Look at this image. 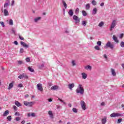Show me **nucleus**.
I'll return each instance as SVG.
<instances>
[{"instance_id": "nucleus-58", "label": "nucleus", "mask_w": 124, "mask_h": 124, "mask_svg": "<svg viewBox=\"0 0 124 124\" xmlns=\"http://www.w3.org/2000/svg\"><path fill=\"white\" fill-rule=\"evenodd\" d=\"M101 106H105V103L104 102H102L101 104Z\"/></svg>"}, {"instance_id": "nucleus-40", "label": "nucleus", "mask_w": 124, "mask_h": 124, "mask_svg": "<svg viewBox=\"0 0 124 124\" xmlns=\"http://www.w3.org/2000/svg\"><path fill=\"white\" fill-rule=\"evenodd\" d=\"M7 119L8 121L10 122V121H11V120H12V117H11V116H9L8 117H7Z\"/></svg>"}, {"instance_id": "nucleus-46", "label": "nucleus", "mask_w": 124, "mask_h": 124, "mask_svg": "<svg viewBox=\"0 0 124 124\" xmlns=\"http://www.w3.org/2000/svg\"><path fill=\"white\" fill-rule=\"evenodd\" d=\"M97 45H98L99 46H101V41H98L97 42Z\"/></svg>"}, {"instance_id": "nucleus-49", "label": "nucleus", "mask_w": 124, "mask_h": 124, "mask_svg": "<svg viewBox=\"0 0 124 124\" xmlns=\"http://www.w3.org/2000/svg\"><path fill=\"white\" fill-rule=\"evenodd\" d=\"M18 88H23V84L20 83L18 85Z\"/></svg>"}, {"instance_id": "nucleus-28", "label": "nucleus", "mask_w": 124, "mask_h": 124, "mask_svg": "<svg viewBox=\"0 0 124 124\" xmlns=\"http://www.w3.org/2000/svg\"><path fill=\"white\" fill-rule=\"evenodd\" d=\"M9 25L10 26H13V20L12 19H10Z\"/></svg>"}, {"instance_id": "nucleus-1", "label": "nucleus", "mask_w": 124, "mask_h": 124, "mask_svg": "<svg viewBox=\"0 0 124 124\" xmlns=\"http://www.w3.org/2000/svg\"><path fill=\"white\" fill-rule=\"evenodd\" d=\"M76 93H80V94H84L85 90H84V88H83V86L81 84L78 85V86L76 90Z\"/></svg>"}, {"instance_id": "nucleus-42", "label": "nucleus", "mask_w": 124, "mask_h": 124, "mask_svg": "<svg viewBox=\"0 0 124 124\" xmlns=\"http://www.w3.org/2000/svg\"><path fill=\"white\" fill-rule=\"evenodd\" d=\"M0 25H1V26L3 27V28H4V27H5V25H4V23L3 22L0 21Z\"/></svg>"}, {"instance_id": "nucleus-7", "label": "nucleus", "mask_w": 124, "mask_h": 124, "mask_svg": "<svg viewBox=\"0 0 124 124\" xmlns=\"http://www.w3.org/2000/svg\"><path fill=\"white\" fill-rule=\"evenodd\" d=\"M80 105L81 106V108L82 109V110H86V109H87L86 108V103H85V102L84 101H80Z\"/></svg>"}, {"instance_id": "nucleus-55", "label": "nucleus", "mask_w": 124, "mask_h": 124, "mask_svg": "<svg viewBox=\"0 0 124 124\" xmlns=\"http://www.w3.org/2000/svg\"><path fill=\"white\" fill-rule=\"evenodd\" d=\"M14 43L15 45H18V42L17 41H15Z\"/></svg>"}, {"instance_id": "nucleus-25", "label": "nucleus", "mask_w": 124, "mask_h": 124, "mask_svg": "<svg viewBox=\"0 0 124 124\" xmlns=\"http://www.w3.org/2000/svg\"><path fill=\"white\" fill-rule=\"evenodd\" d=\"M28 70L29 71H31V72H34V70L31 67H28Z\"/></svg>"}, {"instance_id": "nucleus-6", "label": "nucleus", "mask_w": 124, "mask_h": 124, "mask_svg": "<svg viewBox=\"0 0 124 124\" xmlns=\"http://www.w3.org/2000/svg\"><path fill=\"white\" fill-rule=\"evenodd\" d=\"M121 116H122V114L115 112H113V113L110 114L111 118H116L117 117H120Z\"/></svg>"}, {"instance_id": "nucleus-57", "label": "nucleus", "mask_w": 124, "mask_h": 124, "mask_svg": "<svg viewBox=\"0 0 124 124\" xmlns=\"http://www.w3.org/2000/svg\"><path fill=\"white\" fill-rule=\"evenodd\" d=\"M124 37V34L122 33L120 35V38H123Z\"/></svg>"}, {"instance_id": "nucleus-31", "label": "nucleus", "mask_w": 124, "mask_h": 124, "mask_svg": "<svg viewBox=\"0 0 124 124\" xmlns=\"http://www.w3.org/2000/svg\"><path fill=\"white\" fill-rule=\"evenodd\" d=\"M10 4H9V3L8 2H6L4 3V7L5 8H6V7H7V6H8V5H9Z\"/></svg>"}, {"instance_id": "nucleus-19", "label": "nucleus", "mask_w": 124, "mask_h": 124, "mask_svg": "<svg viewBox=\"0 0 124 124\" xmlns=\"http://www.w3.org/2000/svg\"><path fill=\"white\" fill-rule=\"evenodd\" d=\"M107 122V119L106 117H105L104 118H103L102 119V124H106Z\"/></svg>"}, {"instance_id": "nucleus-20", "label": "nucleus", "mask_w": 124, "mask_h": 124, "mask_svg": "<svg viewBox=\"0 0 124 124\" xmlns=\"http://www.w3.org/2000/svg\"><path fill=\"white\" fill-rule=\"evenodd\" d=\"M97 12V9H96V8H94L93 11V13H92L93 15H95Z\"/></svg>"}, {"instance_id": "nucleus-15", "label": "nucleus", "mask_w": 124, "mask_h": 124, "mask_svg": "<svg viewBox=\"0 0 124 124\" xmlns=\"http://www.w3.org/2000/svg\"><path fill=\"white\" fill-rule=\"evenodd\" d=\"M111 72L112 76H114V77L116 76V71H115V69L113 68H111Z\"/></svg>"}, {"instance_id": "nucleus-5", "label": "nucleus", "mask_w": 124, "mask_h": 124, "mask_svg": "<svg viewBox=\"0 0 124 124\" xmlns=\"http://www.w3.org/2000/svg\"><path fill=\"white\" fill-rule=\"evenodd\" d=\"M116 24H117V21H116V20H114L112 21V22L110 25V31H113V29H114V28L116 27Z\"/></svg>"}, {"instance_id": "nucleus-33", "label": "nucleus", "mask_w": 124, "mask_h": 124, "mask_svg": "<svg viewBox=\"0 0 124 124\" xmlns=\"http://www.w3.org/2000/svg\"><path fill=\"white\" fill-rule=\"evenodd\" d=\"M104 25V23L102 21H101L98 25V26L100 27H102Z\"/></svg>"}, {"instance_id": "nucleus-59", "label": "nucleus", "mask_w": 124, "mask_h": 124, "mask_svg": "<svg viewBox=\"0 0 124 124\" xmlns=\"http://www.w3.org/2000/svg\"><path fill=\"white\" fill-rule=\"evenodd\" d=\"M52 101H53V100L51 98L48 99L49 102H52Z\"/></svg>"}, {"instance_id": "nucleus-44", "label": "nucleus", "mask_w": 124, "mask_h": 124, "mask_svg": "<svg viewBox=\"0 0 124 124\" xmlns=\"http://www.w3.org/2000/svg\"><path fill=\"white\" fill-rule=\"evenodd\" d=\"M92 4L93 5H96V1L94 0H92Z\"/></svg>"}, {"instance_id": "nucleus-11", "label": "nucleus", "mask_w": 124, "mask_h": 124, "mask_svg": "<svg viewBox=\"0 0 124 124\" xmlns=\"http://www.w3.org/2000/svg\"><path fill=\"white\" fill-rule=\"evenodd\" d=\"M14 86V81H12L11 83L9 84V87H8V90H11L12 88H13Z\"/></svg>"}, {"instance_id": "nucleus-61", "label": "nucleus", "mask_w": 124, "mask_h": 124, "mask_svg": "<svg viewBox=\"0 0 124 124\" xmlns=\"http://www.w3.org/2000/svg\"><path fill=\"white\" fill-rule=\"evenodd\" d=\"M100 6H104V2L101 3Z\"/></svg>"}, {"instance_id": "nucleus-30", "label": "nucleus", "mask_w": 124, "mask_h": 124, "mask_svg": "<svg viewBox=\"0 0 124 124\" xmlns=\"http://www.w3.org/2000/svg\"><path fill=\"white\" fill-rule=\"evenodd\" d=\"M22 75L23 78H25V79H28V76H27L26 74H22Z\"/></svg>"}, {"instance_id": "nucleus-13", "label": "nucleus", "mask_w": 124, "mask_h": 124, "mask_svg": "<svg viewBox=\"0 0 124 124\" xmlns=\"http://www.w3.org/2000/svg\"><path fill=\"white\" fill-rule=\"evenodd\" d=\"M75 85L73 83L71 84H69L68 85V89H69L70 90H72V89H73V87H75Z\"/></svg>"}, {"instance_id": "nucleus-62", "label": "nucleus", "mask_w": 124, "mask_h": 124, "mask_svg": "<svg viewBox=\"0 0 124 124\" xmlns=\"http://www.w3.org/2000/svg\"><path fill=\"white\" fill-rule=\"evenodd\" d=\"M104 58H105V59H106V60H107V55H106V54H104Z\"/></svg>"}, {"instance_id": "nucleus-60", "label": "nucleus", "mask_w": 124, "mask_h": 124, "mask_svg": "<svg viewBox=\"0 0 124 124\" xmlns=\"http://www.w3.org/2000/svg\"><path fill=\"white\" fill-rule=\"evenodd\" d=\"M63 15H65V9H63Z\"/></svg>"}, {"instance_id": "nucleus-16", "label": "nucleus", "mask_w": 124, "mask_h": 124, "mask_svg": "<svg viewBox=\"0 0 124 124\" xmlns=\"http://www.w3.org/2000/svg\"><path fill=\"white\" fill-rule=\"evenodd\" d=\"M68 13L70 17H72L73 16V10L70 9Z\"/></svg>"}, {"instance_id": "nucleus-38", "label": "nucleus", "mask_w": 124, "mask_h": 124, "mask_svg": "<svg viewBox=\"0 0 124 124\" xmlns=\"http://www.w3.org/2000/svg\"><path fill=\"white\" fill-rule=\"evenodd\" d=\"M26 62H31V59L30 58V57H27L26 58Z\"/></svg>"}, {"instance_id": "nucleus-35", "label": "nucleus", "mask_w": 124, "mask_h": 124, "mask_svg": "<svg viewBox=\"0 0 124 124\" xmlns=\"http://www.w3.org/2000/svg\"><path fill=\"white\" fill-rule=\"evenodd\" d=\"M85 69H90V70H91L92 69V66L90 65H87V67H85Z\"/></svg>"}, {"instance_id": "nucleus-56", "label": "nucleus", "mask_w": 124, "mask_h": 124, "mask_svg": "<svg viewBox=\"0 0 124 124\" xmlns=\"http://www.w3.org/2000/svg\"><path fill=\"white\" fill-rule=\"evenodd\" d=\"M31 117H35V114L34 113H32L31 114Z\"/></svg>"}, {"instance_id": "nucleus-51", "label": "nucleus", "mask_w": 124, "mask_h": 124, "mask_svg": "<svg viewBox=\"0 0 124 124\" xmlns=\"http://www.w3.org/2000/svg\"><path fill=\"white\" fill-rule=\"evenodd\" d=\"M15 116H20V113L18 112H16L15 113Z\"/></svg>"}, {"instance_id": "nucleus-10", "label": "nucleus", "mask_w": 124, "mask_h": 124, "mask_svg": "<svg viewBox=\"0 0 124 124\" xmlns=\"http://www.w3.org/2000/svg\"><path fill=\"white\" fill-rule=\"evenodd\" d=\"M20 44L21 46H23V47H24V48H29V45H27V44H26L25 42H20Z\"/></svg>"}, {"instance_id": "nucleus-8", "label": "nucleus", "mask_w": 124, "mask_h": 124, "mask_svg": "<svg viewBox=\"0 0 124 124\" xmlns=\"http://www.w3.org/2000/svg\"><path fill=\"white\" fill-rule=\"evenodd\" d=\"M37 89L38 91H40L41 92H42L43 91V88L42 87V84L40 83H38L37 85Z\"/></svg>"}, {"instance_id": "nucleus-18", "label": "nucleus", "mask_w": 124, "mask_h": 124, "mask_svg": "<svg viewBox=\"0 0 124 124\" xmlns=\"http://www.w3.org/2000/svg\"><path fill=\"white\" fill-rule=\"evenodd\" d=\"M15 104L16 105V106L17 107H21V106H22V104H21V103L20 102H19L18 101H16L15 102Z\"/></svg>"}, {"instance_id": "nucleus-22", "label": "nucleus", "mask_w": 124, "mask_h": 124, "mask_svg": "<svg viewBox=\"0 0 124 124\" xmlns=\"http://www.w3.org/2000/svg\"><path fill=\"white\" fill-rule=\"evenodd\" d=\"M4 16H8L9 15V14H8V11H7V10H4Z\"/></svg>"}, {"instance_id": "nucleus-12", "label": "nucleus", "mask_w": 124, "mask_h": 124, "mask_svg": "<svg viewBox=\"0 0 124 124\" xmlns=\"http://www.w3.org/2000/svg\"><path fill=\"white\" fill-rule=\"evenodd\" d=\"M48 115H49V117L51 119H54V114H53L52 111H48Z\"/></svg>"}, {"instance_id": "nucleus-32", "label": "nucleus", "mask_w": 124, "mask_h": 124, "mask_svg": "<svg viewBox=\"0 0 124 124\" xmlns=\"http://www.w3.org/2000/svg\"><path fill=\"white\" fill-rule=\"evenodd\" d=\"M82 15L83 16H87V12L85 11H82Z\"/></svg>"}, {"instance_id": "nucleus-54", "label": "nucleus", "mask_w": 124, "mask_h": 124, "mask_svg": "<svg viewBox=\"0 0 124 124\" xmlns=\"http://www.w3.org/2000/svg\"><path fill=\"white\" fill-rule=\"evenodd\" d=\"M14 3H15V1H14V0H13L11 3L12 6H13V5H14Z\"/></svg>"}, {"instance_id": "nucleus-24", "label": "nucleus", "mask_w": 124, "mask_h": 124, "mask_svg": "<svg viewBox=\"0 0 124 124\" xmlns=\"http://www.w3.org/2000/svg\"><path fill=\"white\" fill-rule=\"evenodd\" d=\"M62 2L63 3V5L64 6V8L66 9V8H67V4H66V3L65 2V1H64V0H62Z\"/></svg>"}, {"instance_id": "nucleus-21", "label": "nucleus", "mask_w": 124, "mask_h": 124, "mask_svg": "<svg viewBox=\"0 0 124 124\" xmlns=\"http://www.w3.org/2000/svg\"><path fill=\"white\" fill-rule=\"evenodd\" d=\"M9 114V111H8V110H6L4 113L3 114V117H6V116H7V115H8Z\"/></svg>"}, {"instance_id": "nucleus-9", "label": "nucleus", "mask_w": 124, "mask_h": 124, "mask_svg": "<svg viewBox=\"0 0 124 124\" xmlns=\"http://www.w3.org/2000/svg\"><path fill=\"white\" fill-rule=\"evenodd\" d=\"M59 89H60V87L58 85H54L51 87V90L52 91H57V90H59Z\"/></svg>"}, {"instance_id": "nucleus-52", "label": "nucleus", "mask_w": 124, "mask_h": 124, "mask_svg": "<svg viewBox=\"0 0 124 124\" xmlns=\"http://www.w3.org/2000/svg\"><path fill=\"white\" fill-rule=\"evenodd\" d=\"M18 78L19 79H23L24 78L23 77V75H20L18 76Z\"/></svg>"}, {"instance_id": "nucleus-37", "label": "nucleus", "mask_w": 124, "mask_h": 124, "mask_svg": "<svg viewBox=\"0 0 124 124\" xmlns=\"http://www.w3.org/2000/svg\"><path fill=\"white\" fill-rule=\"evenodd\" d=\"M21 120V117L18 116V117H16V122H19V121H20Z\"/></svg>"}, {"instance_id": "nucleus-39", "label": "nucleus", "mask_w": 124, "mask_h": 124, "mask_svg": "<svg viewBox=\"0 0 124 124\" xmlns=\"http://www.w3.org/2000/svg\"><path fill=\"white\" fill-rule=\"evenodd\" d=\"M24 48H21L19 50V53H20L21 54H23V53H24Z\"/></svg>"}, {"instance_id": "nucleus-53", "label": "nucleus", "mask_w": 124, "mask_h": 124, "mask_svg": "<svg viewBox=\"0 0 124 124\" xmlns=\"http://www.w3.org/2000/svg\"><path fill=\"white\" fill-rule=\"evenodd\" d=\"M18 64H22V63H23V61H18Z\"/></svg>"}, {"instance_id": "nucleus-47", "label": "nucleus", "mask_w": 124, "mask_h": 124, "mask_svg": "<svg viewBox=\"0 0 124 124\" xmlns=\"http://www.w3.org/2000/svg\"><path fill=\"white\" fill-rule=\"evenodd\" d=\"M79 8H77L75 11L76 14H77L78 13H79Z\"/></svg>"}, {"instance_id": "nucleus-43", "label": "nucleus", "mask_w": 124, "mask_h": 124, "mask_svg": "<svg viewBox=\"0 0 124 124\" xmlns=\"http://www.w3.org/2000/svg\"><path fill=\"white\" fill-rule=\"evenodd\" d=\"M72 64L73 66H75V65H76V63H75V61L73 60L72 61Z\"/></svg>"}, {"instance_id": "nucleus-64", "label": "nucleus", "mask_w": 124, "mask_h": 124, "mask_svg": "<svg viewBox=\"0 0 124 124\" xmlns=\"http://www.w3.org/2000/svg\"><path fill=\"white\" fill-rule=\"evenodd\" d=\"M12 32H13V33H14V34H16V31H15V30H12Z\"/></svg>"}, {"instance_id": "nucleus-26", "label": "nucleus", "mask_w": 124, "mask_h": 124, "mask_svg": "<svg viewBox=\"0 0 124 124\" xmlns=\"http://www.w3.org/2000/svg\"><path fill=\"white\" fill-rule=\"evenodd\" d=\"M91 6H90V4L88 3L86 5V9L87 10H89Z\"/></svg>"}, {"instance_id": "nucleus-50", "label": "nucleus", "mask_w": 124, "mask_h": 124, "mask_svg": "<svg viewBox=\"0 0 124 124\" xmlns=\"http://www.w3.org/2000/svg\"><path fill=\"white\" fill-rule=\"evenodd\" d=\"M122 119H119L117 121L118 124H121V122H122Z\"/></svg>"}, {"instance_id": "nucleus-34", "label": "nucleus", "mask_w": 124, "mask_h": 124, "mask_svg": "<svg viewBox=\"0 0 124 124\" xmlns=\"http://www.w3.org/2000/svg\"><path fill=\"white\" fill-rule=\"evenodd\" d=\"M43 67H44V64H42L41 65H39L38 66V68L39 69H42V68H43Z\"/></svg>"}, {"instance_id": "nucleus-23", "label": "nucleus", "mask_w": 124, "mask_h": 124, "mask_svg": "<svg viewBox=\"0 0 124 124\" xmlns=\"http://www.w3.org/2000/svg\"><path fill=\"white\" fill-rule=\"evenodd\" d=\"M81 75L82 76L83 79H87V74H86V73H82Z\"/></svg>"}, {"instance_id": "nucleus-41", "label": "nucleus", "mask_w": 124, "mask_h": 124, "mask_svg": "<svg viewBox=\"0 0 124 124\" xmlns=\"http://www.w3.org/2000/svg\"><path fill=\"white\" fill-rule=\"evenodd\" d=\"M18 37L19 38V39H20V40H24L25 38H24L23 37H22V36H21V35H20V34H18Z\"/></svg>"}, {"instance_id": "nucleus-48", "label": "nucleus", "mask_w": 124, "mask_h": 124, "mask_svg": "<svg viewBox=\"0 0 124 124\" xmlns=\"http://www.w3.org/2000/svg\"><path fill=\"white\" fill-rule=\"evenodd\" d=\"M13 108L15 111H17V110H18V108H17V107H16V106H14Z\"/></svg>"}, {"instance_id": "nucleus-3", "label": "nucleus", "mask_w": 124, "mask_h": 124, "mask_svg": "<svg viewBox=\"0 0 124 124\" xmlns=\"http://www.w3.org/2000/svg\"><path fill=\"white\" fill-rule=\"evenodd\" d=\"M24 105L25 106H29V107H31L32 105H34L35 102H28V101H24L23 102Z\"/></svg>"}, {"instance_id": "nucleus-29", "label": "nucleus", "mask_w": 124, "mask_h": 124, "mask_svg": "<svg viewBox=\"0 0 124 124\" xmlns=\"http://www.w3.org/2000/svg\"><path fill=\"white\" fill-rule=\"evenodd\" d=\"M81 25H82V26H86L87 25V21H83L81 23Z\"/></svg>"}, {"instance_id": "nucleus-14", "label": "nucleus", "mask_w": 124, "mask_h": 124, "mask_svg": "<svg viewBox=\"0 0 124 124\" xmlns=\"http://www.w3.org/2000/svg\"><path fill=\"white\" fill-rule=\"evenodd\" d=\"M112 38L116 43H119V40H118V38L115 35L113 36Z\"/></svg>"}, {"instance_id": "nucleus-36", "label": "nucleus", "mask_w": 124, "mask_h": 124, "mask_svg": "<svg viewBox=\"0 0 124 124\" xmlns=\"http://www.w3.org/2000/svg\"><path fill=\"white\" fill-rule=\"evenodd\" d=\"M73 111L74 113H77V112H78V110L76 108H73Z\"/></svg>"}, {"instance_id": "nucleus-63", "label": "nucleus", "mask_w": 124, "mask_h": 124, "mask_svg": "<svg viewBox=\"0 0 124 124\" xmlns=\"http://www.w3.org/2000/svg\"><path fill=\"white\" fill-rule=\"evenodd\" d=\"M25 123H26V121H25V120H23L21 122L22 124H25Z\"/></svg>"}, {"instance_id": "nucleus-45", "label": "nucleus", "mask_w": 124, "mask_h": 124, "mask_svg": "<svg viewBox=\"0 0 124 124\" xmlns=\"http://www.w3.org/2000/svg\"><path fill=\"white\" fill-rule=\"evenodd\" d=\"M120 46L122 47H124V42H121L120 44Z\"/></svg>"}, {"instance_id": "nucleus-27", "label": "nucleus", "mask_w": 124, "mask_h": 124, "mask_svg": "<svg viewBox=\"0 0 124 124\" xmlns=\"http://www.w3.org/2000/svg\"><path fill=\"white\" fill-rule=\"evenodd\" d=\"M94 49H95V50H96L97 51H100V50H101L100 48L99 47V46H94Z\"/></svg>"}, {"instance_id": "nucleus-17", "label": "nucleus", "mask_w": 124, "mask_h": 124, "mask_svg": "<svg viewBox=\"0 0 124 124\" xmlns=\"http://www.w3.org/2000/svg\"><path fill=\"white\" fill-rule=\"evenodd\" d=\"M40 20H41V17H38L34 19V21L35 23H37V22H38V21H40Z\"/></svg>"}, {"instance_id": "nucleus-4", "label": "nucleus", "mask_w": 124, "mask_h": 124, "mask_svg": "<svg viewBox=\"0 0 124 124\" xmlns=\"http://www.w3.org/2000/svg\"><path fill=\"white\" fill-rule=\"evenodd\" d=\"M73 20H74V21H76V24H78V23H80V21L81 20V19L76 15H74L73 16Z\"/></svg>"}, {"instance_id": "nucleus-2", "label": "nucleus", "mask_w": 124, "mask_h": 124, "mask_svg": "<svg viewBox=\"0 0 124 124\" xmlns=\"http://www.w3.org/2000/svg\"><path fill=\"white\" fill-rule=\"evenodd\" d=\"M114 44L111 43V42L108 41L106 44L105 48H110V49H114Z\"/></svg>"}]
</instances>
